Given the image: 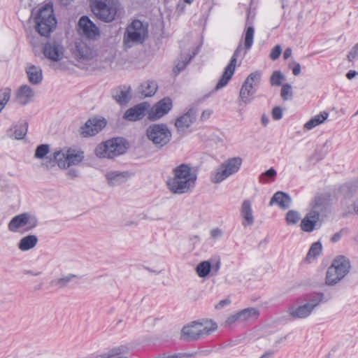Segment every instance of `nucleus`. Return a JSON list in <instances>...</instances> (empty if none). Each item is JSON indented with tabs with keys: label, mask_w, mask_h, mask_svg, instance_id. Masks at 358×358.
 Instances as JSON below:
<instances>
[{
	"label": "nucleus",
	"mask_w": 358,
	"mask_h": 358,
	"mask_svg": "<svg viewBox=\"0 0 358 358\" xmlns=\"http://www.w3.org/2000/svg\"><path fill=\"white\" fill-rule=\"evenodd\" d=\"M173 176L166 180V186L173 194L189 193L194 188L197 179L196 173L192 171L187 164H181L172 169Z\"/></svg>",
	"instance_id": "nucleus-1"
},
{
	"label": "nucleus",
	"mask_w": 358,
	"mask_h": 358,
	"mask_svg": "<svg viewBox=\"0 0 358 358\" xmlns=\"http://www.w3.org/2000/svg\"><path fill=\"white\" fill-rule=\"evenodd\" d=\"M217 329V323L212 320H195L182 328L180 339L186 342L199 341L210 335Z\"/></svg>",
	"instance_id": "nucleus-2"
},
{
	"label": "nucleus",
	"mask_w": 358,
	"mask_h": 358,
	"mask_svg": "<svg viewBox=\"0 0 358 358\" xmlns=\"http://www.w3.org/2000/svg\"><path fill=\"white\" fill-rule=\"evenodd\" d=\"M35 29L41 36L50 37L55 31L57 21L54 15L52 3L49 2L41 7L34 18Z\"/></svg>",
	"instance_id": "nucleus-3"
},
{
	"label": "nucleus",
	"mask_w": 358,
	"mask_h": 358,
	"mask_svg": "<svg viewBox=\"0 0 358 358\" xmlns=\"http://www.w3.org/2000/svg\"><path fill=\"white\" fill-rule=\"evenodd\" d=\"M128 148L127 141L122 138H113L99 144L94 150L99 158L113 159L123 155Z\"/></svg>",
	"instance_id": "nucleus-4"
},
{
	"label": "nucleus",
	"mask_w": 358,
	"mask_h": 358,
	"mask_svg": "<svg viewBox=\"0 0 358 358\" xmlns=\"http://www.w3.org/2000/svg\"><path fill=\"white\" fill-rule=\"evenodd\" d=\"M120 4L114 0H92L91 8L94 14L101 21L113 22L117 15Z\"/></svg>",
	"instance_id": "nucleus-5"
},
{
	"label": "nucleus",
	"mask_w": 358,
	"mask_h": 358,
	"mask_svg": "<svg viewBox=\"0 0 358 358\" xmlns=\"http://www.w3.org/2000/svg\"><path fill=\"white\" fill-rule=\"evenodd\" d=\"M146 136L156 148H162L170 142L172 134L166 124H152L146 129Z\"/></svg>",
	"instance_id": "nucleus-6"
},
{
	"label": "nucleus",
	"mask_w": 358,
	"mask_h": 358,
	"mask_svg": "<svg viewBox=\"0 0 358 358\" xmlns=\"http://www.w3.org/2000/svg\"><path fill=\"white\" fill-rule=\"evenodd\" d=\"M148 36V26L139 20H133L127 27L124 43L131 47L134 43H142Z\"/></svg>",
	"instance_id": "nucleus-7"
},
{
	"label": "nucleus",
	"mask_w": 358,
	"mask_h": 358,
	"mask_svg": "<svg viewBox=\"0 0 358 358\" xmlns=\"http://www.w3.org/2000/svg\"><path fill=\"white\" fill-rule=\"evenodd\" d=\"M38 219L29 213H23L14 216L8 224V230L17 232L20 228L26 227L27 231H30L38 225Z\"/></svg>",
	"instance_id": "nucleus-8"
},
{
	"label": "nucleus",
	"mask_w": 358,
	"mask_h": 358,
	"mask_svg": "<svg viewBox=\"0 0 358 358\" xmlns=\"http://www.w3.org/2000/svg\"><path fill=\"white\" fill-rule=\"evenodd\" d=\"M242 50V43H240L237 46L236 49L235 50V51L234 52V54L229 61V63L225 67L220 79L218 80L215 87V91L219 90L222 87H225L232 78L235 71L237 59L240 56Z\"/></svg>",
	"instance_id": "nucleus-9"
},
{
	"label": "nucleus",
	"mask_w": 358,
	"mask_h": 358,
	"mask_svg": "<svg viewBox=\"0 0 358 358\" xmlns=\"http://www.w3.org/2000/svg\"><path fill=\"white\" fill-rule=\"evenodd\" d=\"M43 54L51 61H60L64 55V48L62 42L55 39L48 41L43 47Z\"/></svg>",
	"instance_id": "nucleus-10"
},
{
	"label": "nucleus",
	"mask_w": 358,
	"mask_h": 358,
	"mask_svg": "<svg viewBox=\"0 0 358 358\" xmlns=\"http://www.w3.org/2000/svg\"><path fill=\"white\" fill-rule=\"evenodd\" d=\"M173 107L171 98L164 97L157 102L148 113V119L152 121L157 120L167 114Z\"/></svg>",
	"instance_id": "nucleus-11"
},
{
	"label": "nucleus",
	"mask_w": 358,
	"mask_h": 358,
	"mask_svg": "<svg viewBox=\"0 0 358 358\" xmlns=\"http://www.w3.org/2000/svg\"><path fill=\"white\" fill-rule=\"evenodd\" d=\"M106 125L104 118L89 119L83 126L80 127V134L83 137L93 136L102 130Z\"/></svg>",
	"instance_id": "nucleus-12"
},
{
	"label": "nucleus",
	"mask_w": 358,
	"mask_h": 358,
	"mask_svg": "<svg viewBox=\"0 0 358 358\" xmlns=\"http://www.w3.org/2000/svg\"><path fill=\"white\" fill-rule=\"evenodd\" d=\"M196 116L197 109L192 107L185 114L177 117L175 126L178 131H185L187 130L195 122Z\"/></svg>",
	"instance_id": "nucleus-13"
},
{
	"label": "nucleus",
	"mask_w": 358,
	"mask_h": 358,
	"mask_svg": "<svg viewBox=\"0 0 358 358\" xmlns=\"http://www.w3.org/2000/svg\"><path fill=\"white\" fill-rule=\"evenodd\" d=\"M78 27L83 34L89 38H93L99 35V28L86 15H83L80 18Z\"/></svg>",
	"instance_id": "nucleus-14"
},
{
	"label": "nucleus",
	"mask_w": 358,
	"mask_h": 358,
	"mask_svg": "<svg viewBox=\"0 0 358 358\" xmlns=\"http://www.w3.org/2000/svg\"><path fill=\"white\" fill-rule=\"evenodd\" d=\"M148 108L145 103H141L127 109L124 113L123 118L135 122L142 120L146 115Z\"/></svg>",
	"instance_id": "nucleus-15"
},
{
	"label": "nucleus",
	"mask_w": 358,
	"mask_h": 358,
	"mask_svg": "<svg viewBox=\"0 0 358 358\" xmlns=\"http://www.w3.org/2000/svg\"><path fill=\"white\" fill-rule=\"evenodd\" d=\"M73 54L78 59L83 61L90 60L94 57V50L83 41L76 43Z\"/></svg>",
	"instance_id": "nucleus-16"
},
{
	"label": "nucleus",
	"mask_w": 358,
	"mask_h": 358,
	"mask_svg": "<svg viewBox=\"0 0 358 358\" xmlns=\"http://www.w3.org/2000/svg\"><path fill=\"white\" fill-rule=\"evenodd\" d=\"M130 90L129 86H118L112 90V96L118 104L125 106L131 99Z\"/></svg>",
	"instance_id": "nucleus-17"
},
{
	"label": "nucleus",
	"mask_w": 358,
	"mask_h": 358,
	"mask_svg": "<svg viewBox=\"0 0 358 358\" xmlns=\"http://www.w3.org/2000/svg\"><path fill=\"white\" fill-rule=\"evenodd\" d=\"M331 266L342 279L349 273L351 268L350 260L344 256L335 258Z\"/></svg>",
	"instance_id": "nucleus-18"
},
{
	"label": "nucleus",
	"mask_w": 358,
	"mask_h": 358,
	"mask_svg": "<svg viewBox=\"0 0 358 358\" xmlns=\"http://www.w3.org/2000/svg\"><path fill=\"white\" fill-rule=\"evenodd\" d=\"M34 95V94L31 87L24 85L21 86L17 92V101L22 106L27 105L32 101Z\"/></svg>",
	"instance_id": "nucleus-19"
},
{
	"label": "nucleus",
	"mask_w": 358,
	"mask_h": 358,
	"mask_svg": "<svg viewBox=\"0 0 358 358\" xmlns=\"http://www.w3.org/2000/svg\"><path fill=\"white\" fill-rule=\"evenodd\" d=\"M241 215L243 220L242 222L243 226L247 227L253 224L254 217L252 215L251 202L249 200H245L242 203Z\"/></svg>",
	"instance_id": "nucleus-20"
},
{
	"label": "nucleus",
	"mask_w": 358,
	"mask_h": 358,
	"mask_svg": "<svg viewBox=\"0 0 358 358\" xmlns=\"http://www.w3.org/2000/svg\"><path fill=\"white\" fill-rule=\"evenodd\" d=\"M328 206V201L323 196H316L313 202L310 213L313 214V217H320L321 214L326 212Z\"/></svg>",
	"instance_id": "nucleus-21"
},
{
	"label": "nucleus",
	"mask_w": 358,
	"mask_h": 358,
	"mask_svg": "<svg viewBox=\"0 0 358 358\" xmlns=\"http://www.w3.org/2000/svg\"><path fill=\"white\" fill-rule=\"evenodd\" d=\"M289 315L294 319H303L308 317L312 310L307 303L299 306L297 307L291 306L288 309Z\"/></svg>",
	"instance_id": "nucleus-22"
},
{
	"label": "nucleus",
	"mask_w": 358,
	"mask_h": 358,
	"mask_svg": "<svg viewBox=\"0 0 358 358\" xmlns=\"http://www.w3.org/2000/svg\"><path fill=\"white\" fill-rule=\"evenodd\" d=\"M106 176L108 184L111 186H115L124 182L129 178V173L127 171H111L108 173Z\"/></svg>",
	"instance_id": "nucleus-23"
},
{
	"label": "nucleus",
	"mask_w": 358,
	"mask_h": 358,
	"mask_svg": "<svg viewBox=\"0 0 358 358\" xmlns=\"http://www.w3.org/2000/svg\"><path fill=\"white\" fill-rule=\"evenodd\" d=\"M28 130V123L27 122L22 121L19 122L18 124L13 126L10 128L8 132V134L13 137L15 139L21 140L24 138L27 133Z\"/></svg>",
	"instance_id": "nucleus-24"
},
{
	"label": "nucleus",
	"mask_w": 358,
	"mask_h": 358,
	"mask_svg": "<svg viewBox=\"0 0 358 358\" xmlns=\"http://www.w3.org/2000/svg\"><path fill=\"white\" fill-rule=\"evenodd\" d=\"M276 203L281 208L287 209L290 206L292 199L287 193L283 192H277L272 196L270 204Z\"/></svg>",
	"instance_id": "nucleus-25"
},
{
	"label": "nucleus",
	"mask_w": 358,
	"mask_h": 358,
	"mask_svg": "<svg viewBox=\"0 0 358 358\" xmlns=\"http://www.w3.org/2000/svg\"><path fill=\"white\" fill-rule=\"evenodd\" d=\"M26 73L29 83L34 85H38L43 80L42 70L40 67L31 65L26 69Z\"/></svg>",
	"instance_id": "nucleus-26"
},
{
	"label": "nucleus",
	"mask_w": 358,
	"mask_h": 358,
	"mask_svg": "<svg viewBox=\"0 0 358 358\" xmlns=\"http://www.w3.org/2000/svg\"><path fill=\"white\" fill-rule=\"evenodd\" d=\"M319 217H314L313 214L310 212L306 214L304 218L301 220V228L303 231L311 232L316 226L317 222L319 221Z\"/></svg>",
	"instance_id": "nucleus-27"
},
{
	"label": "nucleus",
	"mask_w": 358,
	"mask_h": 358,
	"mask_svg": "<svg viewBox=\"0 0 358 358\" xmlns=\"http://www.w3.org/2000/svg\"><path fill=\"white\" fill-rule=\"evenodd\" d=\"M255 93V90L247 87L246 84H243L239 93V106H242L243 103L245 105L250 103Z\"/></svg>",
	"instance_id": "nucleus-28"
},
{
	"label": "nucleus",
	"mask_w": 358,
	"mask_h": 358,
	"mask_svg": "<svg viewBox=\"0 0 358 358\" xmlns=\"http://www.w3.org/2000/svg\"><path fill=\"white\" fill-rule=\"evenodd\" d=\"M38 238L35 235H27L20 241L18 248L22 251H27L36 246Z\"/></svg>",
	"instance_id": "nucleus-29"
},
{
	"label": "nucleus",
	"mask_w": 358,
	"mask_h": 358,
	"mask_svg": "<svg viewBox=\"0 0 358 358\" xmlns=\"http://www.w3.org/2000/svg\"><path fill=\"white\" fill-rule=\"evenodd\" d=\"M66 153V168L71 165L78 164L84 159V153L82 151L69 149L67 150Z\"/></svg>",
	"instance_id": "nucleus-30"
},
{
	"label": "nucleus",
	"mask_w": 358,
	"mask_h": 358,
	"mask_svg": "<svg viewBox=\"0 0 358 358\" xmlns=\"http://www.w3.org/2000/svg\"><path fill=\"white\" fill-rule=\"evenodd\" d=\"M158 88L155 81L148 80L141 85L140 92L145 97H150L153 96Z\"/></svg>",
	"instance_id": "nucleus-31"
},
{
	"label": "nucleus",
	"mask_w": 358,
	"mask_h": 358,
	"mask_svg": "<svg viewBox=\"0 0 358 358\" xmlns=\"http://www.w3.org/2000/svg\"><path fill=\"white\" fill-rule=\"evenodd\" d=\"M242 159L240 157H233L224 162L222 164L226 169L228 173L232 175L236 173L241 167Z\"/></svg>",
	"instance_id": "nucleus-32"
},
{
	"label": "nucleus",
	"mask_w": 358,
	"mask_h": 358,
	"mask_svg": "<svg viewBox=\"0 0 358 358\" xmlns=\"http://www.w3.org/2000/svg\"><path fill=\"white\" fill-rule=\"evenodd\" d=\"M261 76L262 74L260 71H256L252 72L247 77L243 84H246L247 87L255 90L256 92L261 80Z\"/></svg>",
	"instance_id": "nucleus-33"
},
{
	"label": "nucleus",
	"mask_w": 358,
	"mask_h": 358,
	"mask_svg": "<svg viewBox=\"0 0 358 358\" xmlns=\"http://www.w3.org/2000/svg\"><path fill=\"white\" fill-rule=\"evenodd\" d=\"M328 116H329L328 113H327L325 111L322 112L320 114L312 117L309 121H308L304 124V128L308 130L312 129L314 127H315L316 126L324 122V120L327 119Z\"/></svg>",
	"instance_id": "nucleus-34"
},
{
	"label": "nucleus",
	"mask_w": 358,
	"mask_h": 358,
	"mask_svg": "<svg viewBox=\"0 0 358 358\" xmlns=\"http://www.w3.org/2000/svg\"><path fill=\"white\" fill-rule=\"evenodd\" d=\"M238 315L240 319V322H242L251 319L257 318L259 315V312L255 308H248L238 312Z\"/></svg>",
	"instance_id": "nucleus-35"
},
{
	"label": "nucleus",
	"mask_w": 358,
	"mask_h": 358,
	"mask_svg": "<svg viewBox=\"0 0 358 358\" xmlns=\"http://www.w3.org/2000/svg\"><path fill=\"white\" fill-rule=\"evenodd\" d=\"M80 278V277L77 275L69 273L66 276L52 280L51 282V285L57 286L60 289H62L67 287L69 284L73 282L74 280Z\"/></svg>",
	"instance_id": "nucleus-36"
},
{
	"label": "nucleus",
	"mask_w": 358,
	"mask_h": 358,
	"mask_svg": "<svg viewBox=\"0 0 358 358\" xmlns=\"http://www.w3.org/2000/svg\"><path fill=\"white\" fill-rule=\"evenodd\" d=\"M255 34V29L252 26H248L245 27L244 31V48L245 52L243 55L247 53V51L249 50L252 44Z\"/></svg>",
	"instance_id": "nucleus-37"
},
{
	"label": "nucleus",
	"mask_w": 358,
	"mask_h": 358,
	"mask_svg": "<svg viewBox=\"0 0 358 358\" xmlns=\"http://www.w3.org/2000/svg\"><path fill=\"white\" fill-rule=\"evenodd\" d=\"M230 176L223 165L221 164L216 169L214 174L211 176V181L213 183H220Z\"/></svg>",
	"instance_id": "nucleus-38"
},
{
	"label": "nucleus",
	"mask_w": 358,
	"mask_h": 358,
	"mask_svg": "<svg viewBox=\"0 0 358 358\" xmlns=\"http://www.w3.org/2000/svg\"><path fill=\"white\" fill-rule=\"evenodd\" d=\"M66 157L67 153L63 152L62 150L56 151L53 153L52 158L50 159V162H55L58 166L62 169L66 168Z\"/></svg>",
	"instance_id": "nucleus-39"
},
{
	"label": "nucleus",
	"mask_w": 358,
	"mask_h": 358,
	"mask_svg": "<svg viewBox=\"0 0 358 358\" xmlns=\"http://www.w3.org/2000/svg\"><path fill=\"white\" fill-rule=\"evenodd\" d=\"M341 280L342 278H340L339 275L338 274L337 271L334 269V268L332 266L329 267L326 274V284H327L328 285H334L338 283Z\"/></svg>",
	"instance_id": "nucleus-40"
},
{
	"label": "nucleus",
	"mask_w": 358,
	"mask_h": 358,
	"mask_svg": "<svg viewBox=\"0 0 358 358\" xmlns=\"http://www.w3.org/2000/svg\"><path fill=\"white\" fill-rule=\"evenodd\" d=\"M212 265L209 261H203L200 262L196 267V274L200 278H205L210 272Z\"/></svg>",
	"instance_id": "nucleus-41"
},
{
	"label": "nucleus",
	"mask_w": 358,
	"mask_h": 358,
	"mask_svg": "<svg viewBox=\"0 0 358 358\" xmlns=\"http://www.w3.org/2000/svg\"><path fill=\"white\" fill-rule=\"evenodd\" d=\"M322 250V246L320 241L313 243L306 255V259L310 262L312 259L320 255Z\"/></svg>",
	"instance_id": "nucleus-42"
},
{
	"label": "nucleus",
	"mask_w": 358,
	"mask_h": 358,
	"mask_svg": "<svg viewBox=\"0 0 358 358\" xmlns=\"http://www.w3.org/2000/svg\"><path fill=\"white\" fill-rule=\"evenodd\" d=\"M301 219V215L299 212L290 210L286 214V222L289 225L296 224Z\"/></svg>",
	"instance_id": "nucleus-43"
},
{
	"label": "nucleus",
	"mask_w": 358,
	"mask_h": 358,
	"mask_svg": "<svg viewBox=\"0 0 358 358\" xmlns=\"http://www.w3.org/2000/svg\"><path fill=\"white\" fill-rule=\"evenodd\" d=\"M277 175L276 171L273 168H270L263 172L259 176V181L263 183L268 182V179L274 180Z\"/></svg>",
	"instance_id": "nucleus-44"
},
{
	"label": "nucleus",
	"mask_w": 358,
	"mask_h": 358,
	"mask_svg": "<svg viewBox=\"0 0 358 358\" xmlns=\"http://www.w3.org/2000/svg\"><path fill=\"white\" fill-rule=\"evenodd\" d=\"M10 94L11 90L9 88H4L0 90V113L9 101Z\"/></svg>",
	"instance_id": "nucleus-45"
},
{
	"label": "nucleus",
	"mask_w": 358,
	"mask_h": 358,
	"mask_svg": "<svg viewBox=\"0 0 358 358\" xmlns=\"http://www.w3.org/2000/svg\"><path fill=\"white\" fill-rule=\"evenodd\" d=\"M323 299V293H315L311 296V297L309 299V301L306 303L308 305V306L313 311V309L322 301Z\"/></svg>",
	"instance_id": "nucleus-46"
},
{
	"label": "nucleus",
	"mask_w": 358,
	"mask_h": 358,
	"mask_svg": "<svg viewBox=\"0 0 358 358\" xmlns=\"http://www.w3.org/2000/svg\"><path fill=\"white\" fill-rule=\"evenodd\" d=\"M285 79V77L281 71H275L271 76L270 83L272 86H280Z\"/></svg>",
	"instance_id": "nucleus-47"
},
{
	"label": "nucleus",
	"mask_w": 358,
	"mask_h": 358,
	"mask_svg": "<svg viewBox=\"0 0 358 358\" xmlns=\"http://www.w3.org/2000/svg\"><path fill=\"white\" fill-rule=\"evenodd\" d=\"M50 152V146L48 144H41L36 147L34 157L37 159L44 158Z\"/></svg>",
	"instance_id": "nucleus-48"
},
{
	"label": "nucleus",
	"mask_w": 358,
	"mask_h": 358,
	"mask_svg": "<svg viewBox=\"0 0 358 358\" xmlns=\"http://www.w3.org/2000/svg\"><path fill=\"white\" fill-rule=\"evenodd\" d=\"M293 95L292 88L290 84H284L281 88L280 96L284 101L292 99Z\"/></svg>",
	"instance_id": "nucleus-49"
},
{
	"label": "nucleus",
	"mask_w": 358,
	"mask_h": 358,
	"mask_svg": "<svg viewBox=\"0 0 358 358\" xmlns=\"http://www.w3.org/2000/svg\"><path fill=\"white\" fill-rule=\"evenodd\" d=\"M190 59L191 57H189L188 59L178 62V64L173 68V73L176 75H178L181 71H182L186 67L187 64L189 62Z\"/></svg>",
	"instance_id": "nucleus-50"
},
{
	"label": "nucleus",
	"mask_w": 358,
	"mask_h": 358,
	"mask_svg": "<svg viewBox=\"0 0 358 358\" xmlns=\"http://www.w3.org/2000/svg\"><path fill=\"white\" fill-rule=\"evenodd\" d=\"M282 52V48L280 45H276L271 50L269 57L272 60L277 59Z\"/></svg>",
	"instance_id": "nucleus-51"
},
{
	"label": "nucleus",
	"mask_w": 358,
	"mask_h": 358,
	"mask_svg": "<svg viewBox=\"0 0 358 358\" xmlns=\"http://www.w3.org/2000/svg\"><path fill=\"white\" fill-rule=\"evenodd\" d=\"M358 58V43L355 44L348 55V59L349 62H353Z\"/></svg>",
	"instance_id": "nucleus-52"
},
{
	"label": "nucleus",
	"mask_w": 358,
	"mask_h": 358,
	"mask_svg": "<svg viewBox=\"0 0 358 358\" xmlns=\"http://www.w3.org/2000/svg\"><path fill=\"white\" fill-rule=\"evenodd\" d=\"M282 109L280 106H275L272 109V117L275 120H279L282 117Z\"/></svg>",
	"instance_id": "nucleus-53"
},
{
	"label": "nucleus",
	"mask_w": 358,
	"mask_h": 358,
	"mask_svg": "<svg viewBox=\"0 0 358 358\" xmlns=\"http://www.w3.org/2000/svg\"><path fill=\"white\" fill-rule=\"evenodd\" d=\"M289 68H292V73L294 76H299L301 73V67L299 63L293 62L289 64Z\"/></svg>",
	"instance_id": "nucleus-54"
},
{
	"label": "nucleus",
	"mask_w": 358,
	"mask_h": 358,
	"mask_svg": "<svg viewBox=\"0 0 358 358\" xmlns=\"http://www.w3.org/2000/svg\"><path fill=\"white\" fill-rule=\"evenodd\" d=\"M236 322H240V319H239L238 313L228 317L227 319L226 320L225 324H226V326L227 325L230 326Z\"/></svg>",
	"instance_id": "nucleus-55"
},
{
	"label": "nucleus",
	"mask_w": 358,
	"mask_h": 358,
	"mask_svg": "<svg viewBox=\"0 0 358 358\" xmlns=\"http://www.w3.org/2000/svg\"><path fill=\"white\" fill-rule=\"evenodd\" d=\"M230 303H231V301L229 299H225L221 300L219 303H217L215 306V308L217 310H220V309H222V308H224V306H228L229 304H230Z\"/></svg>",
	"instance_id": "nucleus-56"
},
{
	"label": "nucleus",
	"mask_w": 358,
	"mask_h": 358,
	"mask_svg": "<svg viewBox=\"0 0 358 358\" xmlns=\"http://www.w3.org/2000/svg\"><path fill=\"white\" fill-rule=\"evenodd\" d=\"M222 234V231L219 228L213 229L210 231V236L213 238L220 237Z\"/></svg>",
	"instance_id": "nucleus-57"
},
{
	"label": "nucleus",
	"mask_w": 358,
	"mask_h": 358,
	"mask_svg": "<svg viewBox=\"0 0 358 358\" xmlns=\"http://www.w3.org/2000/svg\"><path fill=\"white\" fill-rule=\"evenodd\" d=\"M67 176L71 179H75L78 177V171L74 169H69L67 172Z\"/></svg>",
	"instance_id": "nucleus-58"
},
{
	"label": "nucleus",
	"mask_w": 358,
	"mask_h": 358,
	"mask_svg": "<svg viewBox=\"0 0 358 358\" xmlns=\"http://www.w3.org/2000/svg\"><path fill=\"white\" fill-rule=\"evenodd\" d=\"M212 114V111L210 110H205L202 112V114L201 115V120H205L210 117V116Z\"/></svg>",
	"instance_id": "nucleus-59"
},
{
	"label": "nucleus",
	"mask_w": 358,
	"mask_h": 358,
	"mask_svg": "<svg viewBox=\"0 0 358 358\" xmlns=\"http://www.w3.org/2000/svg\"><path fill=\"white\" fill-rule=\"evenodd\" d=\"M357 75H358V72L355 71V70H350L347 74H346V77L349 80H352V78H354Z\"/></svg>",
	"instance_id": "nucleus-60"
},
{
	"label": "nucleus",
	"mask_w": 358,
	"mask_h": 358,
	"mask_svg": "<svg viewBox=\"0 0 358 358\" xmlns=\"http://www.w3.org/2000/svg\"><path fill=\"white\" fill-rule=\"evenodd\" d=\"M212 352V350H202L199 351H196L199 356H208Z\"/></svg>",
	"instance_id": "nucleus-61"
},
{
	"label": "nucleus",
	"mask_w": 358,
	"mask_h": 358,
	"mask_svg": "<svg viewBox=\"0 0 358 358\" xmlns=\"http://www.w3.org/2000/svg\"><path fill=\"white\" fill-rule=\"evenodd\" d=\"M341 238V233L337 232L333 235V236L331 238V241L333 243H336Z\"/></svg>",
	"instance_id": "nucleus-62"
},
{
	"label": "nucleus",
	"mask_w": 358,
	"mask_h": 358,
	"mask_svg": "<svg viewBox=\"0 0 358 358\" xmlns=\"http://www.w3.org/2000/svg\"><path fill=\"white\" fill-rule=\"evenodd\" d=\"M292 50L290 48H287L285 49L283 53L284 59H287L292 55Z\"/></svg>",
	"instance_id": "nucleus-63"
},
{
	"label": "nucleus",
	"mask_w": 358,
	"mask_h": 358,
	"mask_svg": "<svg viewBox=\"0 0 358 358\" xmlns=\"http://www.w3.org/2000/svg\"><path fill=\"white\" fill-rule=\"evenodd\" d=\"M261 121H262V124H263L264 126H266V125H267V124H268V122H269V118H268V117L266 115L263 114V115H262Z\"/></svg>",
	"instance_id": "nucleus-64"
}]
</instances>
